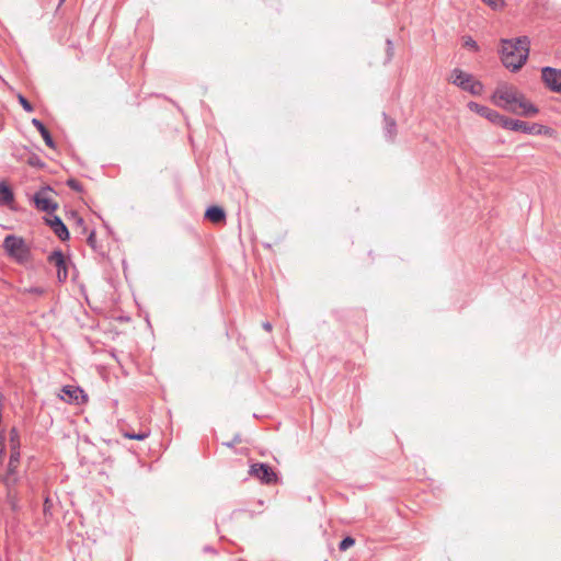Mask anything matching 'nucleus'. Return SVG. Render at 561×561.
Segmentation results:
<instances>
[{
	"label": "nucleus",
	"instance_id": "5",
	"mask_svg": "<svg viewBox=\"0 0 561 561\" xmlns=\"http://www.w3.org/2000/svg\"><path fill=\"white\" fill-rule=\"evenodd\" d=\"M507 130L522 131V133L528 134V135H546V136H551L553 133L552 128H550L548 126H545V125H541L538 123L529 124L527 122L519 121V119H513V118H511V121L508 123Z\"/></svg>",
	"mask_w": 561,
	"mask_h": 561
},
{
	"label": "nucleus",
	"instance_id": "28",
	"mask_svg": "<svg viewBox=\"0 0 561 561\" xmlns=\"http://www.w3.org/2000/svg\"><path fill=\"white\" fill-rule=\"evenodd\" d=\"M482 1L494 10L500 9L504 5L503 0H482Z\"/></svg>",
	"mask_w": 561,
	"mask_h": 561
},
{
	"label": "nucleus",
	"instance_id": "6",
	"mask_svg": "<svg viewBox=\"0 0 561 561\" xmlns=\"http://www.w3.org/2000/svg\"><path fill=\"white\" fill-rule=\"evenodd\" d=\"M20 450H11L7 473L1 478L3 484L9 489V499L11 497V488L18 482L16 469L20 463Z\"/></svg>",
	"mask_w": 561,
	"mask_h": 561
},
{
	"label": "nucleus",
	"instance_id": "9",
	"mask_svg": "<svg viewBox=\"0 0 561 561\" xmlns=\"http://www.w3.org/2000/svg\"><path fill=\"white\" fill-rule=\"evenodd\" d=\"M250 474L257 478L265 484H272L277 481V476L266 463H254L250 468Z\"/></svg>",
	"mask_w": 561,
	"mask_h": 561
},
{
	"label": "nucleus",
	"instance_id": "29",
	"mask_svg": "<svg viewBox=\"0 0 561 561\" xmlns=\"http://www.w3.org/2000/svg\"><path fill=\"white\" fill-rule=\"evenodd\" d=\"M7 499L12 510H16V497L13 494V488H11V497L9 499V492L7 493Z\"/></svg>",
	"mask_w": 561,
	"mask_h": 561
},
{
	"label": "nucleus",
	"instance_id": "11",
	"mask_svg": "<svg viewBox=\"0 0 561 561\" xmlns=\"http://www.w3.org/2000/svg\"><path fill=\"white\" fill-rule=\"evenodd\" d=\"M45 222L51 228V230L54 231V233L61 240V241H66L69 239L70 234H69V230L68 228L66 227V225L62 222V220L60 219V217L58 216H53L50 218H45Z\"/></svg>",
	"mask_w": 561,
	"mask_h": 561
},
{
	"label": "nucleus",
	"instance_id": "20",
	"mask_svg": "<svg viewBox=\"0 0 561 561\" xmlns=\"http://www.w3.org/2000/svg\"><path fill=\"white\" fill-rule=\"evenodd\" d=\"M510 121H511L510 117H506L496 111H494L492 118L489 119V122H491L495 125H499V126L503 127L504 129L508 128Z\"/></svg>",
	"mask_w": 561,
	"mask_h": 561
},
{
	"label": "nucleus",
	"instance_id": "10",
	"mask_svg": "<svg viewBox=\"0 0 561 561\" xmlns=\"http://www.w3.org/2000/svg\"><path fill=\"white\" fill-rule=\"evenodd\" d=\"M47 261L57 267L58 282H60V283L66 282L68 278V266H67V262H66L65 255L61 252V250L53 251L48 255Z\"/></svg>",
	"mask_w": 561,
	"mask_h": 561
},
{
	"label": "nucleus",
	"instance_id": "15",
	"mask_svg": "<svg viewBox=\"0 0 561 561\" xmlns=\"http://www.w3.org/2000/svg\"><path fill=\"white\" fill-rule=\"evenodd\" d=\"M467 106H468V108L470 111H472V112L477 113L478 115L486 118L488 121L490 118H492V115L494 113V110H492V108H490V107H488L485 105L479 104L477 102H473V101H470Z\"/></svg>",
	"mask_w": 561,
	"mask_h": 561
},
{
	"label": "nucleus",
	"instance_id": "24",
	"mask_svg": "<svg viewBox=\"0 0 561 561\" xmlns=\"http://www.w3.org/2000/svg\"><path fill=\"white\" fill-rule=\"evenodd\" d=\"M66 183H67V185H68L71 190H73V191H76V192H82V191H83V186H82V184H81L78 180H76V179H69V180H67V182H66Z\"/></svg>",
	"mask_w": 561,
	"mask_h": 561
},
{
	"label": "nucleus",
	"instance_id": "27",
	"mask_svg": "<svg viewBox=\"0 0 561 561\" xmlns=\"http://www.w3.org/2000/svg\"><path fill=\"white\" fill-rule=\"evenodd\" d=\"M19 102L26 112H32L34 110L32 104L22 94L19 95Z\"/></svg>",
	"mask_w": 561,
	"mask_h": 561
},
{
	"label": "nucleus",
	"instance_id": "18",
	"mask_svg": "<svg viewBox=\"0 0 561 561\" xmlns=\"http://www.w3.org/2000/svg\"><path fill=\"white\" fill-rule=\"evenodd\" d=\"M62 392L68 397L67 401H69V402L78 401L79 394H81V397H84L82 390L71 387V386L64 387Z\"/></svg>",
	"mask_w": 561,
	"mask_h": 561
},
{
	"label": "nucleus",
	"instance_id": "33",
	"mask_svg": "<svg viewBox=\"0 0 561 561\" xmlns=\"http://www.w3.org/2000/svg\"><path fill=\"white\" fill-rule=\"evenodd\" d=\"M387 46H388V55H389V57H391L392 56V49H393V44H392L391 39H387Z\"/></svg>",
	"mask_w": 561,
	"mask_h": 561
},
{
	"label": "nucleus",
	"instance_id": "13",
	"mask_svg": "<svg viewBox=\"0 0 561 561\" xmlns=\"http://www.w3.org/2000/svg\"><path fill=\"white\" fill-rule=\"evenodd\" d=\"M205 218L213 224H221L226 220V213L222 207L210 206L206 209Z\"/></svg>",
	"mask_w": 561,
	"mask_h": 561
},
{
	"label": "nucleus",
	"instance_id": "32",
	"mask_svg": "<svg viewBox=\"0 0 561 561\" xmlns=\"http://www.w3.org/2000/svg\"><path fill=\"white\" fill-rule=\"evenodd\" d=\"M241 442V438L239 435H236L234 438L232 439V442H229V443H224V445H226L227 447H233L234 444H238Z\"/></svg>",
	"mask_w": 561,
	"mask_h": 561
},
{
	"label": "nucleus",
	"instance_id": "14",
	"mask_svg": "<svg viewBox=\"0 0 561 561\" xmlns=\"http://www.w3.org/2000/svg\"><path fill=\"white\" fill-rule=\"evenodd\" d=\"M32 125L39 131L41 136L43 137L45 144L49 148H55V141L49 133V130L46 128V126L43 124L42 121L37 118L32 119Z\"/></svg>",
	"mask_w": 561,
	"mask_h": 561
},
{
	"label": "nucleus",
	"instance_id": "1",
	"mask_svg": "<svg viewBox=\"0 0 561 561\" xmlns=\"http://www.w3.org/2000/svg\"><path fill=\"white\" fill-rule=\"evenodd\" d=\"M530 41L527 36H520L516 39H502L501 60L503 65L516 71L526 62L529 55Z\"/></svg>",
	"mask_w": 561,
	"mask_h": 561
},
{
	"label": "nucleus",
	"instance_id": "26",
	"mask_svg": "<svg viewBox=\"0 0 561 561\" xmlns=\"http://www.w3.org/2000/svg\"><path fill=\"white\" fill-rule=\"evenodd\" d=\"M27 162L30 165L37 167V168H43L45 165L44 162L42 161V159L36 154L31 156L28 158Z\"/></svg>",
	"mask_w": 561,
	"mask_h": 561
},
{
	"label": "nucleus",
	"instance_id": "31",
	"mask_svg": "<svg viewBox=\"0 0 561 561\" xmlns=\"http://www.w3.org/2000/svg\"><path fill=\"white\" fill-rule=\"evenodd\" d=\"M3 454H4V436L0 435V466L2 465Z\"/></svg>",
	"mask_w": 561,
	"mask_h": 561
},
{
	"label": "nucleus",
	"instance_id": "21",
	"mask_svg": "<svg viewBox=\"0 0 561 561\" xmlns=\"http://www.w3.org/2000/svg\"><path fill=\"white\" fill-rule=\"evenodd\" d=\"M19 291L23 295H35V296H43L46 293V289L41 286H30V287H23L20 288Z\"/></svg>",
	"mask_w": 561,
	"mask_h": 561
},
{
	"label": "nucleus",
	"instance_id": "25",
	"mask_svg": "<svg viewBox=\"0 0 561 561\" xmlns=\"http://www.w3.org/2000/svg\"><path fill=\"white\" fill-rule=\"evenodd\" d=\"M463 46L466 48L472 49L474 51H477L479 49L477 42L471 36H467L465 38Z\"/></svg>",
	"mask_w": 561,
	"mask_h": 561
},
{
	"label": "nucleus",
	"instance_id": "19",
	"mask_svg": "<svg viewBox=\"0 0 561 561\" xmlns=\"http://www.w3.org/2000/svg\"><path fill=\"white\" fill-rule=\"evenodd\" d=\"M9 442H10L11 450H20V448H21L20 434L15 427H12L10 430Z\"/></svg>",
	"mask_w": 561,
	"mask_h": 561
},
{
	"label": "nucleus",
	"instance_id": "22",
	"mask_svg": "<svg viewBox=\"0 0 561 561\" xmlns=\"http://www.w3.org/2000/svg\"><path fill=\"white\" fill-rule=\"evenodd\" d=\"M124 437L128 439H136V440H144L147 437H149L150 432L149 431H140L138 433L126 431L124 432Z\"/></svg>",
	"mask_w": 561,
	"mask_h": 561
},
{
	"label": "nucleus",
	"instance_id": "12",
	"mask_svg": "<svg viewBox=\"0 0 561 561\" xmlns=\"http://www.w3.org/2000/svg\"><path fill=\"white\" fill-rule=\"evenodd\" d=\"M517 113L516 115H522L525 117H534L539 113V108L533 104L530 101L526 99L523 94L520 100L516 104Z\"/></svg>",
	"mask_w": 561,
	"mask_h": 561
},
{
	"label": "nucleus",
	"instance_id": "7",
	"mask_svg": "<svg viewBox=\"0 0 561 561\" xmlns=\"http://www.w3.org/2000/svg\"><path fill=\"white\" fill-rule=\"evenodd\" d=\"M51 192L53 190L50 187H43L33 196L35 207L48 215L53 214L58 207V204L49 196Z\"/></svg>",
	"mask_w": 561,
	"mask_h": 561
},
{
	"label": "nucleus",
	"instance_id": "30",
	"mask_svg": "<svg viewBox=\"0 0 561 561\" xmlns=\"http://www.w3.org/2000/svg\"><path fill=\"white\" fill-rule=\"evenodd\" d=\"M88 244L92 248H95V232L94 231H91L88 236Z\"/></svg>",
	"mask_w": 561,
	"mask_h": 561
},
{
	"label": "nucleus",
	"instance_id": "35",
	"mask_svg": "<svg viewBox=\"0 0 561 561\" xmlns=\"http://www.w3.org/2000/svg\"><path fill=\"white\" fill-rule=\"evenodd\" d=\"M76 221H77V225H78V226H83V224H84L83 218H82V217H79V216H77V217H76Z\"/></svg>",
	"mask_w": 561,
	"mask_h": 561
},
{
	"label": "nucleus",
	"instance_id": "34",
	"mask_svg": "<svg viewBox=\"0 0 561 561\" xmlns=\"http://www.w3.org/2000/svg\"><path fill=\"white\" fill-rule=\"evenodd\" d=\"M263 329L266 330L267 332H271L272 331V324L270 322H263L262 324Z\"/></svg>",
	"mask_w": 561,
	"mask_h": 561
},
{
	"label": "nucleus",
	"instance_id": "2",
	"mask_svg": "<svg viewBox=\"0 0 561 561\" xmlns=\"http://www.w3.org/2000/svg\"><path fill=\"white\" fill-rule=\"evenodd\" d=\"M522 95L523 93L516 87L508 83H501L496 87L492 95V101L496 106L507 112L517 113L516 104Z\"/></svg>",
	"mask_w": 561,
	"mask_h": 561
},
{
	"label": "nucleus",
	"instance_id": "17",
	"mask_svg": "<svg viewBox=\"0 0 561 561\" xmlns=\"http://www.w3.org/2000/svg\"><path fill=\"white\" fill-rule=\"evenodd\" d=\"M383 118H385V123H386L385 135L389 140H393L397 135V124H396L394 119L387 116L386 113H383Z\"/></svg>",
	"mask_w": 561,
	"mask_h": 561
},
{
	"label": "nucleus",
	"instance_id": "16",
	"mask_svg": "<svg viewBox=\"0 0 561 561\" xmlns=\"http://www.w3.org/2000/svg\"><path fill=\"white\" fill-rule=\"evenodd\" d=\"M14 201V194L10 186L0 184V206L9 205Z\"/></svg>",
	"mask_w": 561,
	"mask_h": 561
},
{
	"label": "nucleus",
	"instance_id": "23",
	"mask_svg": "<svg viewBox=\"0 0 561 561\" xmlns=\"http://www.w3.org/2000/svg\"><path fill=\"white\" fill-rule=\"evenodd\" d=\"M355 543V539L347 536L345 537L344 539L341 540V542L339 543V549L341 551H345L347 550L348 548H351L352 546H354Z\"/></svg>",
	"mask_w": 561,
	"mask_h": 561
},
{
	"label": "nucleus",
	"instance_id": "4",
	"mask_svg": "<svg viewBox=\"0 0 561 561\" xmlns=\"http://www.w3.org/2000/svg\"><path fill=\"white\" fill-rule=\"evenodd\" d=\"M451 81L461 90L469 92L472 95H480L483 91V85L480 81L474 80L473 76L462 71L461 69H454L451 72Z\"/></svg>",
	"mask_w": 561,
	"mask_h": 561
},
{
	"label": "nucleus",
	"instance_id": "3",
	"mask_svg": "<svg viewBox=\"0 0 561 561\" xmlns=\"http://www.w3.org/2000/svg\"><path fill=\"white\" fill-rule=\"evenodd\" d=\"M3 250L19 264H25L31 260L30 247L24 239L15 234H8L3 240Z\"/></svg>",
	"mask_w": 561,
	"mask_h": 561
},
{
	"label": "nucleus",
	"instance_id": "8",
	"mask_svg": "<svg viewBox=\"0 0 561 561\" xmlns=\"http://www.w3.org/2000/svg\"><path fill=\"white\" fill-rule=\"evenodd\" d=\"M541 80L548 90L561 94V69L542 67Z\"/></svg>",
	"mask_w": 561,
	"mask_h": 561
}]
</instances>
